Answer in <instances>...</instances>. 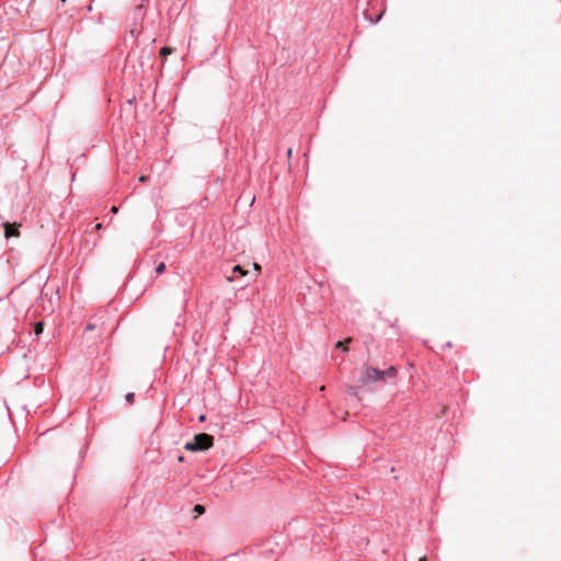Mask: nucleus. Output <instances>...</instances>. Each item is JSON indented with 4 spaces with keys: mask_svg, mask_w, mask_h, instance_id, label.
<instances>
[{
    "mask_svg": "<svg viewBox=\"0 0 561 561\" xmlns=\"http://www.w3.org/2000/svg\"><path fill=\"white\" fill-rule=\"evenodd\" d=\"M44 330V322H37L34 327V331H35V334L38 335L43 332Z\"/></svg>",
    "mask_w": 561,
    "mask_h": 561,
    "instance_id": "0eeeda50",
    "label": "nucleus"
},
{
    "mask_svg": "<svg viewBox=\"0 0 561 561\" xmlns=\"http://www.w3.org/2000/svg\"><path fill=\"white\" fill-rule=\"evenodd\" d=\"M165 271V264L162 262L156 267V273L161 274Z\"/></svg>",
    "mask_w": 561,
    "mask_h": 561,
    "instance_id": "1a4fd4ad",
    "label": "nucleus"
},
{
    "mask_svg": "<svg viewBox=\"0 0 561 561\" xmlns=\"http://www.w3.org/2000/svg\"><path fill=\"white\" fill-rule=\"evenodd\" d=\"M383 13H385V9H383V10L380 12V14H379V15H377L375 19L370 18V21H371L373 23H377L378 21H380V19H381V16H382V14H383Z\"/></svg>",
    "mask_w": 561,
    "mask_h": 561,
    "instance_id": "9b49d317",
    "label": "nucleus"
},
{
    "mask_svg": "<svg viewBox=\"0 0 561 561\" xmlns=\"http://www.w3.org/2000/svg\"><path fill=\"white\" fill-rule=\"evenodd\" d=\"M350 390H352V391H353L354 396H357L356 388H354V387H350Z\"/></svg>",
    "mask_w": 561,
    "mask_h": 561,
    "instance_id": "a211bd4d",
    "label": "nucleus"
},
{
    "mask_svg": "<svg viewBox=\"0 0 561 561\" xmlns=\"http://www.w3.org/2000/svg\"><path fill=\"white\" fill-rule=\"evenodd\" d=\"M419 561H427V558L425 556L421 557Z\"/></svg>",
    "mask_w": 561,
    "mask_h": 561,
    "instance_id": "412c9836",
    "label": "nucleus"
},
{
    "mask_svg": "<svg viewBox=\"0 0 561 561\" xmlns=\"http://www.w3.org/2000/svg\"><path fill=\"white\" fill-rule=\"evenodd\" d=\"M118 211V208L116 206H113L111 208V213L116 214Z\"/></svg>",
    "mask_w": 561,
    "mask_h": 561,
    "instance_id": "4468645a",
    "label": "nucleus"
},
{
    "mask_svg": "<svg viewBox=\"0 0 561 561\" xmlns=\"http://www.w3.org/2000/svg\"><path fill=\"white\" fill-rule=\"evenodd\" d=\"M183 459H184L183 456L179 457V461H183Z\"/></svg>",
    "mask_w": 561,
    "mask_h": 561,
    "instance_id": "4be33fe9",
    "label": "nucleus"
},
{
    "mask_svg": "<svg viewBox=\"0 0 561 561\" xmlns=\"http://www.w3.org/2000/svg\"><path fill=\"white\" fill-rule=\"evenodd\" d=\"M232 273H238L239 275L241 276H245L248 274V271H245L242 266L240 265H236L233 268H232Z\"/></svg>",
    "mask_w": 561,
    "mask_h": 561,
    "instance_id": "39448f33",
    "label": "nucleus"
},
{
    "mask_svg": "<svg viewBox=\"0 0 561 561\" xmlns=\"http://www.w3.org/2000/svg\"><path fill=\"white\" fill-rule=\"evenodd\" d=\"M396 375H397L396 367H389L386 370H379L375 367L364 366L363 367V376L359 379V382L365 386L370 382H376V381L382 380L387 377H390V378L396 377Z\"/></svg>",
    "mask_w": 561,
    "mask_h": 561,
    "instance_id": "f257e3e1",
    "label": "nucleus"
},
{
    "mask_svg": "<svg viewBox=\"0 0 561 561\" xmlns=\"http://www.w3.org/2000/svg\"><path fill=\"white\" fill-rule=\"evenodd\" d=\"M172 51H173V49L171 47L164 46L160 49V56L167 57V56L171 55Z\"/></svg>",
    "mask_w": 561,
    "mask_h": 561,
    "instance_id": "423d86ee",
    "label": "nucleus"
},
{
    "mask_svg": "<svg viewBox=\"0 0 561 561\" xmlns=\"http://www.w3.org/2000/svg\"><path fill=\"white\" fill-rule=\"evenodd\" d=\"M102 228V224H96L95 229L100 230Z\"/></svg>",
    "mask_w": 561,
    "mask_h": 561,
    "instance_id": "6ab92c4d",
    "label": "nucleus"
},
{
    "mask_svg": "<svg viewBox=\"0 0 561 561\" xmlns=\"http://www.w3.org/2000/svg\"><path fill=\"white\" fill-rule=\"evenodd\" d=\"M3 227H4V236H5V238L19 237L20 236L19 225L18 224L4 222Z\"/></svg>",
    "mask_w": 561,
    "mask_h": 561,
    "instance_id": "7ed1b4c3",
    "label": "nucleus"
},
{
    "mask_svg": "<svg viewBox=\"0 0 561 561\" xmlns=\"http://www.w3.org/2000/svg\"><path fill=\"white\" fill-rule=\"evenodd\" d=\"M291 154H293V149H291V148H289V149L287 150V157L289 158Z\"/></svg>",
    "mask_w": 561,
    "mask_h": 561,
    "instance_id": "dca6fc26",
    "label": "nucleus"
},
{
    "mask_svg": "<svg viewBox=\"0 0 561 561\" xmlns=\"http://www.w3.org/2000/svg\"><path fill=\"white\" fill-rule=\"evenodd\" d=\"M234 280V277L231 275V276H227V282L231 283Z\"/></svg>",
    "mask_w": 561,
    "mask_h": 561,
    "instance_id": "2eb2a0df",
    "label": "nucleus"
},
{
    "mask_svg": "<svg viewBox=\"0 0 561 561\" xmlns=\"http://www.w3.org/2000/svg\"><path fill=\"white\" fill-rule=\"evenodd\" d=\"M62 3H65L67 0H60Z\"/></svg>",
    "mask_w": 561,
    "mask_h": 561,
    "instance_id": "5701e85b",
    "label": "nucleus"
},
{
    "mask_svg": "<svg viewBox=\"0 0 561 561\" xmlns=\"http://www.w3.org/2000/svg\"><path fill=\"white\" fill-rule=\"evenodd\" d=\"M146 180H147V176H146V175H141V176L139 178V181H140V182H145Z\"/></svg>",
    "mask_w": 561,
    "mask_h": 561,
    "instance_id": "f3484780",
    "label": "nucleus"
},
{
    "mask_svg": "<svg viewBox=\"0 0 561 561\" xmlns=\"http://www.w3.org/2000/svg\"><path fill=\"white\" fill-rule=\"evenodd\" d=\"M99 325L96 323H88L87 324V331H92L94 329H96Z\"/></svg>",
    "mask_w": 561,
    "mask_h": 561,
    "instance_id": "f8f14e48",
    "label": "nucleus"
},
{
    "mask_svg": "<svg viewBox=\"0 0 561 561\" xmlns=\"http://www.w3.org/2000/svg\"><path fill=\"white\" fill-rule=\"evenodd\" d=\"M253 267H254V270H255V271H257V272H260V271H261V265H260V264H257V263H254V264H253Z\"/></svg>",
    "mask_w": 561,
    "mask_h": 561,
    "instance_id": "ddd939ff",
    "label": "nucleus"
},
{
    "mask_svg": "<svg viewBox=\"0 0 561 561\" xmlns=\"http://www.w3.org/2000/svg\"><path fill=\"white\" fill-rule=\"evenodd\" d=\"M194 512L197 514V515H202L204 512H205V507L201 504H196L194 506Z\"/></svg>",
    "mask_w": 561,
    "mask_h": 561,
    "instance_id": "6e6552de",
    "label": "nucleus"
},
{
    "mask_svg": "<svg viewBox=\"0 0 561 561\" xmlns=\"http://www.w3.org/2000/svg\"><path fill=\"white\" fill-rule=\"evenodd\" d=\"M205 419H206V417H205V415H204V414L199 415V421L204 422V421H205Z\"/></svg>",
    "mask_w": 561,
    "mask_h": 561,
    "instance_id": "aec40b11",
    "label": "nucleus"
},
{
    "mask_svg": "<svg viewBox=\"0 0 561 561\" xmlns=\"http://www.w3.org/2000/svg\"><path fill=\"white\" fill-rule=\"evenodd\" d=\"M214 445V437L206 433L196 434L192 442H187L184 448L188 451L207 450Z\"/></svg>",
    "mask_w": 561,
    "mask_h": 561,
    "instance_id": "f03ea898",
    "label": "nucleus"
},
{
    "mask_svg": "<svg viewBox=\"0 0 561 561\" xmlns=\"http://www.w3.org/2000/svg\"><path fill=\"white\" fill-rule=\"evenodd\" d=\"M125 399H126V401H127L128 403H130V404H131V403H134V400H135V393H134V392H129V393H127V394H126V397H125Z\"/></svg>",
    "mask_w": 561,
    "mask_h": 561,
    "instance_id": "9d476101",
    "label": "nucleus"
},
{
    "mask_svg": "<svg viewBox=\"0 0 561 561\" xmlns=\"http://www.w3.org/2000/svg\"><path fill=\"white\" fill-rule=\"evenodd\" d=\"M352 342V339L351 337H347L345 339L344 341H339L336 342L335 344V347L336 348H341L343 350L344 352H347L348 351V344Z\"/></svg>",
    "mask_w": 561,
    "mask_h": 561,
    "instance_id": "20e7f679",
    "label": "nucleus"
}]
</instances>
